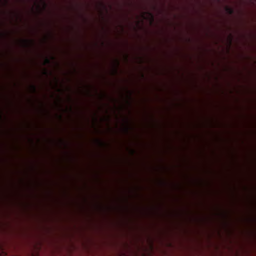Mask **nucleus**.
Instances as JSON below:
<instances>
[{
    "label": "nucleus",
    "mask_w": 256,
    "mask_h": 256,
    "mask_svg": "<svg viewBox=\"0 0 256 256\" xmlns=\"http://www.w3.org/2000/svg\"><path fill=\"white\" fill-rule=\"evenodd\" d=\"M23 42H24L26 44H28V43L30 42V40H23Z\"/></svg>",
    "instance_id": "nucleus-3"
},
{
    "label": "nucleus",
    "mask_w": 256,
    "mask_h": 256,
    "mask_svg": "<svg viewBox=\"0 0 256 256\" xmlns=\"http://www.w3.org/2000/svg\"><path fill=\"white\" fill-rule=\"evenodd\" d=\"M226 12L229 14H232L234 12V10L229 6H226Z\"/></svg>",
    "instance_id": "nucleus-1"
},
{
    "label": "nucleus",
    "mask_w": 256,
    "mask_h": 256,
    "mask_svg": "<svg viewBox=\"0 0 256 256\" xmlns=\"http://www.w3.org/2000/svg\"><path fill=\"white\" fill-rule=\"evenodd\" d=\"M116 63H117V64L118 65L119 64V62L118 60H116Z\"/></svg>",
    "instance_id": "nucleus-6"
},
{
    "label": "nucleus",
    "mask_w": 256,
    "mask_h": 256,
    "mask_svg": "<svg viewBox=\"0 0 256 256\" xmlns=\"http://www.w3.org/2000/svg\"><path fill=\"white\" fill-rule=\"evenodd\" d=\"M32 88L34 92H36V88L34 86H32Z\"/></svg>",
    "instance_id": "nucleus-4"
},
{
    "label": "nucleus",
    "mask_w": 256,
    "mask_h": 256,
    "mask_svg": "<svg viewBox=\"0 0 256 256\" xmlns=\"http://www.w3.org/2000/svg\"><path fill=\"white\" fill-rule=\"evenodd\" d=\"M0 118H1V116H0Z\"/></svg>",
    "instance_id": "nucleus-7"
},
{
    "label": "nucleus",
    "mask_w": 256,
    "mask_h": 256,
    "mask_svg": "<svg viewBox=\"0 0 256 256\" xmlns=\"http://www.w3.org/2000/svg\"><path fill=\"white\" fill-rule=\"evenodd\" d=\"M98 142H100V144H102V145L104 144L102 141L98 140Z\"/></svg>",
    "instance_id": "nucleus-5"
},
{
    "label": "nucleus",
    "mask_w": 256,
    "mask_h": 256,
    "mask_svg": "<svg viewBox=\"0 0 256 256\" xmlns=\"http://www.w3.org/2000/svg\"><path fill=\"white\" fill-rule=\"evenodd\" d=\"M50 63V60L48 58H46L44 60V64H49Z\"/></svg>",
    "instance_id": "nucleus-2"
}]
</instances>
